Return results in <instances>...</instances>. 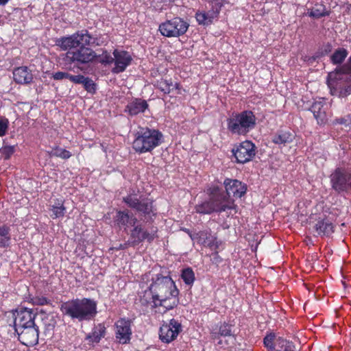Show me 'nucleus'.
Returning <instances> with one entry per match:
<instances>
[{"label": "nucleus", "mask_w": 351, "mask_h": 351, "mask_svg": "<svg viewBox=\"0 0 351 351\" xmlns=\"http://www.w3.org/2000/svg\"><path fill=\"white\" fill-rule=\"evenodd\" d=\"M149 286L158 301V305L164 308L163 313L178 305L179 290L171 276L157 274L152 278Z\"/></svg>", "instance_id": "obj_1"}, {"label": "nucleus", "mask_w": 351, "mask_h": 351, "mask_svg": "<svg viewBox=\"0 0 351 351\" xmlns=\"http://www.w3.org/2000/svg\"><path fill=\"white\" fill-rule=\"evenodd\" d=\"M60 310L73 320L90 321L97 314V303L93 299L77 298L62 302Z\"/></svg>", "instance_id": "obj_2"}, {"label": "nucleus", "mask_w": 351, "mask_h": 351, "mask_svg": "<svg viewBox=\"0 0 351 351\" xmlns=\"http://www.w3.org/2000/svg\"><path fill=\"white\" fill-rule=\"evenodd\" d=\"M209 199L204 201L195 206L197 213L209 215L213 213H221L235 208L234 200L228 198L224 194L222 188L213 186L207 190Z\"/></svg>", "instance_id": "obj_3"}, {"label": "nucleus", "mask_w": 351, "mask_h": 351, "mask_svg": "<svg viewBox=\"0 0 351 351\" xmlns=\"http://www.w3.org/2000/svg\"><path fill=\"white\" fill-rule=\"evenodd\" d=\"M163 142V134L157 129L140 127L134 134L132 148L138 154L152 152Z\"/></svg>", "instance_id": "obj_4"}, {"label": "nucleus", "mask_w": 351, "mask_h": 351, "mask_svg": "<svg viewBox=\"0 0 351 351\" xmlns=\"http://www.w3.org/2000/svg\"><path fill=\"white\" fill-rule=\"evenodd\" d=\"M97 58L93 49L81 44L77 49L68 51L62 56L63 68L67 71H73L75 68L82 70L84 66L93 63Z\"/></svg>", "instance_id": "obj_5"}, {"label": "nucleus", "mask_w": 351, "mask_h": 351, "mask_svg": "<svg viewBox=\"0 0 351 351\" xmlns=\"http://www.w3.org/2000/svg\"><path fill=\"white\" fill-rule=\"evenodd\" d=\"M256 118L251 110L234 113L227 119V128L232 134L245 136L254 128Z\"/></svg>", "instance_id": "obj_6"}, {"label": "nucleus", "mask_w": 351, "mask_h": 351, "mask_svg": "<svg viewBox=\"0 0 351 351\" xmlns=\"http://www.w3.org/2000/svg\"><path fill=\"white\" fill-rule=\"evenodd\" d=\"M123 202L143 217L147 222L152 221L156 215L154 201L143 195L138 197L136 194H129L123 197Z\"/></svg>", "instance_id": "obj_7"}, {"label": "nucleus", "mask_w": 351, "mask_h": 351, "mask_svg": "<svg viewBox=\"0 0 351 351\" xmlns=\"http://www.w3.org/2000/svg\"><path fill=\"white\" fill-rule=\"evenodd\" d=\"M309 230L315 237H330L335 231L336 226L327 215L312 214L308 218Z\"/></svg>", "instance_id": "obj_8"}, {"label": "nucleus", "mask_w": 351, "mask_h": 351, "mask_svg": "<svg viewBox=\"0 0 351 351\" xmlns=\"http://www.w3.org/2000/svg\"><path fill=\"white\" fill-rule=\"evenodd\" d=\"M331 188L337 193L351 192V168L337 167L330 176Z\"/></svg>", "instance_id": "obj_9"}, {"label": "nucleus", "mask_w": 351, "mask_h": 351, "mask_svg": "<svg viewBox=\"0 0 351 351\" xmlns=\"http://www.w3.org/2000/svg\"><path fill=\"white\" fill-rule=\"evenodd\" d=\"M158 229L157 226H152L149 228H145L141 223H136L130 230L129 244L135 247L146 241L152 243L158 237Z\"/></svg>", "instance_id": "obj_10"}, {"label": "nucleus", "mask_w": 351, "mask_h": 351, "mask_svg": "<svg viewBox=\"0 0 351 351\" xmlns=\"http://www.w3.org/2000/svg\"><path fill=\"white\" fill-rule=\"evenodd\" d=\"M189 24L180 17H174L160 24L158 30L165 37H180L188 30Z\"/></svg>", "instance_id": "obj_11"}, {"label": "nucleus", "mask_w": 351, "mask_h": 351, "mask_svg": "<svg viewBox=\"0 0 351 351\" xmlns=\"http://www.w3.org/2000/svg\"><path fill=\"white\" fill-rule=\"evenodd\" d=\"M234 325L228 322H220L209 328L210 338L213 341H217L216 345L220 348L228 345V340L223 341L221 338H236L233 330Z\"/></svg>", "instance_id": "obj_12"}, {"label": "nucleus", "mask_w": 351, "mask_h": 351, "mask_svg": "<svg viewBox=\"0 0 351 351\" xmlns=\"http://www.w3.org/2000/svg\"><path fill=\"white\" fill-rule=\"evenodd\" d=\"M232 153L237 163L245 164L254 158L256 147L251 141L246 140L235 145Z\"/></svg>", "instance_id": "obj_13"}, {"label": "nucleus", "mask_w": 351, "mask_h": 351, "mask_svg": "<svg viewBox=\"0 0 351 351\" xmlns=\"http://www.w3.org/2000/svg\"><path fill=\"white\" fill-rule=\"evenodd\" d=\"M14 317V328H22L30 326L36 325L35 319L38 313L33 308L19 307L12 312Z\"/></svg>", "instance_id": "obj_14"}, {"label": "nucleus", "mask_w": 351, "mask_h": 351, "mask_svg": "<svg viewBox=\"0 0 351 351\" xmlns=\"http://www.w3.org/2000/svg\"><path fill=\"white\" fill-rule=\"evenodd\" d=\"M132 319L126 317L119 318L114 323L115 340L119 344L130 343L132 335Z\"/></svg>", "instance_id": "obj_15"}, {"label": "nucleus", "mask_w": 351, "mask_h": 351, "mask_svg": "<svg viewBox=\"0 0 351 351\" xmlns=\"http://www.w3.org/2000/svg\"><path fill=\"white\" fill-rule=\"evenodd\" d=\"M182 331L181 323L172 318L169 322L162 324L159 330V338L162 342L169 343L174 341Z\"/></svg>", "instance_id": "obj_16"}, {"label": "nucleus", "mask_w": 351, "mask_h": 351, "mask_svg": "<svg viewBox=\"0 0 351 351\" xmlns=\"http://www.w3.org/2000/svg\"><path fill=\"white\" fill-rule=\"evenodd\" d=\"M348 75H351V56L348 58L346 62L328 74L327 84L328 87L338 88L339 81L347 80Z\"/></svg>", "instance_id": "obj_17"}, {"label": "nucleus", "mask_w": 351, "mask_h": 351, "mask_svg": "<svg viewBox=\"0 0 351 351\" xmlns=\"http://www.w3.org/2000/svg\"><path fill=\"white\" fill-rule=\"evenodd\" d=\"M18 335L19 341L26 346H34L38 343L39 337V327L38 326L34 325L14 330Z\"/></svg>", "instance_id": "obj_18"}, {"label": "nucleus", "mask_w": 351, "mask_h": 351, "mask_svg": "<svg viewBox=\"0 0 351 351\" xmlns=\"http://www.w3.org/2000/svg\"><path fill=\"white\" fill-rule=\"evenodd\" d=\"M223 185L226 189L224 194L230 199L231 195L236 198H241L247 191V185L236 179L226 178Z\"/></svg>", "instance_id": "obj_19"}, {"label": "nucleus", "mask_w": 351, "mask_h": 351, "mask_svg": "<svg viewBox=\"0 0 351 351\" xmlns=\"http://www.w3.org/2000/svg\"><path fill=\"white\" fill-rule=\"evenodd\" d=\"M114 66L112 69L113 73H120L125 71L130 65L132 57L128 51L114 49L113 51Z\"/></svg>", "instance_id": "obj_20"}, {"label": "nucleus", "mask_w": 351, "mask_h": 351, "mask_svg": "<svg viewBox=\"0 0 351 351\" xmlns=\"http://www.w3.org/2000/svg\"><path fill=\"white\" fill-rule=\"evenodd\" d=\"M114 223L120 229L123 228L126 230L137 223L138 219L129 210H117L114 217Z\"/></svg>", "instance_id": "obj_21"}, {"label": "nucleus", "mask_w": 351, "mask_h": 351, "mask_svg": "<svg viewBox=\"0 0 351 351\" xmlns=\"http://www.w3.org/2000/svg\"><path fill=\"white\" fill-rule=\"evenodd\" d=\"M81 31H79L71 36H63L58 39L56 45L63 51H71L77 49L82 42L81 40Z\"/></svg>", "instance_id": "obj_22"}, {"label": "nucleus", "mask_w": 351, "mask_h": 351, "mask_svg": "<svg viewBox=\"0 0 351 351\" xmlns=\"http://www.w3.org/2000/svg\"><path fill=\"white\" fill-rule=\"evenodd\" d=\"M80 37L82 44L88 47L101 46L107 42L104 35L101 34L92 35L86 29L81 31Z\"/></svg>", "instance_id": "obj_23"}, {"label": "nucleus", "mask_w": 351, "mask_h": 351, "mask_svg": "<svg viewBox=\"0 0 351 351\" xmlns=\"http://www.w3.org/2000/svg\"><path fill=\"white\" fill-rule=\"evenodd\" d=\"M147 101L142 98H134L128 102L125 106V112L133 117L143 113L148 109Z\"/></svg>", "instance_id": "obj_24"}, {"label": "nucleus", "mask_w": 351, "mask_h": 351, "mask_svg": "<svg viewBox=\"0 0 351 351\" xmlns=\"http://www.w3.org/2000/svg\"><path fill=\"white\" fill-rule=\"evenodd\" d=\"M13 78L17 84H27L32 82L33 75L27 66H22L14 69Z\"/></svg>", "instance_id": "obj_25"}, {"label": "nucleus", "mask_w": 351, "mask_h": 351, "mask_svg": "<svg viewBox=\"0 0 351 351\" xmlns=\"http://www.w3.org/2000/svg\"><path fill=\"white\" fill-rule=\"evenodd\" d=\"M197 243L210 248L217 250L219 247L217 238L213 237L208 230H201L197 232V237L195 240Z\"/></svg>", "instance_id": "obj_26"}, {"label": "nucleus", "mask_w": 351, "mask_h": 351, "mask_svg": "<svg viewBox=\"0 0 351 351\" xmlns=\"http://www.w3.org/2000/svg\"><path fill=\"white\" fill-rule=\"evenodd\" d=\"M326 104L324 101H315L310 108L317 123L322 125L327 121V115L326 112Z\"/></svg>", "instance_id": "obj_27"}, {"label": "nucleus", "mask_w": 351, "mask_h": 351, "mask_svg": "<svg viewBox=\"0 0 351 351\" xmlns=\"http://www.w3.org/2000/svg\"><path fill=\"white\" fill-rule=\"evenodd\" d=\"M139 302L143 306H150L152 309H156L158 308L161 307V306L158 305V300L154 296V294L152 293V290H150V286L147 287V289L139 294ZM156 312L157 311L155 310Z\"/></svg>", "instance_id": "obj_28"}, {"label": "nucleus", "mask_w": 351, "mask_h": 351, "mask_svg": "<svg viewBox=\"0 0 351 351\" xmlns=\"http://www.w3.org/2000/svg\"><path fill=\"white\" fill-rule=\"evenodd\" d=\"M106 333V328L104 324H98L92 329L91 332L86 337V340L88 345L93 346L94 343H98Z\"/></svg>", "instance_id": "obj_29"}, {"label": "nucleus", "mask_w": 351, "mask_h": 351, "mask_svg": "<svg viewBox=\"0 0 351 351\" xmlns=\"http://www.w3.org/2000/svg\"><path fill=\"white\" fill-rule=\"evenodd\" d=\"M219 12L211 7L207 12L197 11L195 14V19L199 25H209L213 23L215 19L219 16Z\"/></svg>", "instance_id": "obj_30"}, {"label": "nucleus", "mask_w": 351, "mask_h": 351, "mask_svg": "<svg viewBox=\"0 0 351 351\" xmlns=\"http://www.w3.org/2000/svg\"><path fill=\"white\" fill-rule=\"evenodd\" d=\"M294 138L293 134L286 130L278 131L272 138V142L276 145H285L290 143Z\"/></svg>", "instance_id": "obj_31"}, {"label": "nucleus", "mask_w": 351, "mask_h": 351, "mask_svg": "<svg viewBox=\"0 0 351 351\" xmlns=\"http://www.w3.org/2000/svg\"><path fill=\"white\" fill-rule=\"evenodd\" d=\"M50 210L52 212L51 215L52 219L63 217L66 213L64 200L59 198L56 199L54 204L50 206Z\"/></svg>", "instance_id": "obj_32"}, {"label": "nucleus", "mask_w": 351, "mask_h": 351, "mask_svg": "<svg viewBox=\"0 0 351 351\" xmlns=\"http://www.w3.org/2000/svg\"><path fill=\"white\" fill-rule=\"evenodd\" d=\"M10 227L7 224L0 226V247L7 248L11 243Z\"/></svg>", "instance_id": "obj_33"}, {"label": "nucleus", "mask_w": 351, "mask_h": 351, "mask_svg": "<svg viewBox=\"0 0 351 351\" xmlns=\"http://www.w3.org/2000/svg\"><path fill=\"white\" fill-rule=\"evenodd\" d=\"M308 16L314 19H320L330 15V11L326 10L323 3H316L315 7L308 10Z\"/></svg>", "instance_id": "obj_34"}, {"label": "nucleus", "mask_w": 351, "mask_h": 351, "mask_svg": "<svg viewBox=\"0 0 351 351\" xmlns=\"http://www.w3.org/2000/svg\"><path fill=\"white\" fill-rule=\"evenodd\" d=\"M348 55V51L346 49L338 48L330 56V60L332 64L341 66Z\"/></svg>", "instance_id": "obj_35"}, {"label": "nucleus", "mask_w": 351, "mask_h": 351, "mask_svg": "<svg viewBox=\"0 0 351 351\" xmlns=\"http://www.w3.org/2000/svg\"><path fill=\"white\" fill-rule=\"evenodd\" d=\"M348 79L347 80H339V85L338 88H335L334 87H329L330 88V90L332 92V95L339 93V97H345L348 95L351 94V82L349 83H347L343 86H341V82H347Z\"/></svg>", "instance_id": "obj_36"}, {"label": "nucleus", "mask_w": 351, "mask_h": 351, "mask_svg": "<svg viewBox=\"0 0 351 351\" xmlns=\"http://www.w3.org/2000/svg\"><path fill=\"white\" fill-rule=\"evenodd\" d=\"M276 335L274 332L267 333L263 338V345L267 349L268 351H280L277 346H278V341H277L278 345L275 343Z\"/></svg>", "instance_id": "obj_37"}, {"label": "nucleus", "mask_w": 351, "mask_h": 351, "mask_svg": "<svg viewBox=\"0 0 351 351\" xmlns=\"http://www.w3.org/2000/svg\"><path fill=\"white\" fill-rule=\"evenodd\" d=\"M155 86L165 95L169 94L173 90V82L171 78L169 80L161 78L157 80Z\"/></svg>", "instance_id": "obj_38"}, {"label": "nucleus", "mask_w": 351, "mask_h": 351, "mask_svg": "<svg viewBox=\"0 0 351 351\" xmlns=\"http://www.w3.org/2000/svg\"><path fill=\"white\" fill-rule=\"evenodd\" d=\"M47 153L50 157L55 156L64 160L69 159L72 156L69 151L59 146L52 147L51 151H48Z\"/></svg>", "instance_id": "obj_39"}, {"label": "nucleus", "mask_w": 351, "mask_h": 351, "mask_svg": "<svg viewBox=\"0 0 351 351\" xmlns=\"http://www.w3.org/2000/svg\"><path fill=\"white\" fill-rule=\"evenodd\" d=\"M181 278L184 282L189 286H192L195 280L194 271L191 267L182 270Z\"/></svg>", "instance_id": "obj_40"}, {"label": "nucleus", "mask_w": 351, "mask_h": 351, "mask_svg": "<svg viewBox=\"0 0 351 351\" xmlns=\"http://www.w3.org/2000/svg\"><path fill=\"white\" fill-rule=\"evenodd\" d=\"M15 152L14 145H3L0 149V154L4 160H9Z\"/></svg>", "instance_id": "obj_41"}, {"label": "nucleus", "mask_w": 351, "mask_h": 351, "mask_svg": "<svg viewBox=\"0 0 351 351\" xmlns=\"http://www.w3.org/2000/svg\"><path fill=\"white\" fill-rule=\"evenodd\" d=\"M31 302L36 306H45L51 304V301L49 298L43 295H36L31 298Z\"/></svg>", "instance_id": "obj_42"}, {"label": "nucleus", "mask_w": 351, "mask_h": 351, "mask_svg": "<svg viewBox=\"0 0 351 351\" xmlns=\"http://www.w3.org/2000/svg\"><path fill=\"white\" fill-rule=\"evenodd\" d=\"M84 88L89 93L95 94L97 90V84L94 82V81L89 78L88 77H86V80L83 82Z\"/></svg>", "instance_id": "obj_43"}, {"label": "nucleus", "mask_w": 351, "mask_h": 351, "mask_svg": "<svg viewBox=\"0 0 351 351\" xmlns=\"http://www.w3.org/2000/svg\"><path fill=\"white\" fill-rule=\"evenodd\" d=\"M334 124H339L343 125L346 127H348L351 125V113L345 116L344 117H341L336 119L333 121Z\"/></svg>", "instance_id": "obj_44"}, {"label": "nucleus", "mask_w": 351, "mask_h": 351, "mask_svg": "<svg viewBox=\"0 0 351 351\" xmlns=\"http://www.w3.org/2000/svg\"><path fill=\"white\" fill-rule=\"evenodd\" d=\"M114 60V56L112 57L107 51H104L99 62L104 65H108L113 63Z\"/></svg>", "instance_id": "obj_45"}, {"label": "nucleus", "mask_w": 351, "mask_h": 351, "mask_svg": "<svg viewBox=\"0 0 351 351\" xmlns=\"http://www.w3.org/2000/svg\"><path fill=\"white\" fill-rule=\"evenodd\" d=\"M9 126V121L8 119H0V136H3L6 134Z\"/></svg>", "instance_id": "obj_46"}, {"label": "nucleus", "mask_w": 351, "mask_h": 351, "mask_svg": "<svg viewBox=\"0 0 351 351\" xmlns=\"http://www.w3.org/2000/svg\"><path fill=\"white\" fill-rule=\"evenodd\" d=\"M69 80L74 84H82L86 80V77L81 74L77 75L70 74Z\"/></svg>", "instance_id": "obj_47"}, {"label": "nucleus", "mask_w": 351, "mask_h": 351, "mask_svg": "<svg viewBox=\"0 0 351 351\" xmlns=\"http://www.w3.org/2000/svg\"><path fill=\"white\" fill-rule=\"evenodd\" d=\"M278 341V346H280L281 348H284L283 351H294L293 346L291 344H290V343L288 342L287 341L279 338Z\"/></svg>", "instance_id": "obj_48"}, {"label": "nucleus", "mask_w": 351, "mask_h": 351, "mask_svg": "<svg viewBox=\"0 0 351 351\" xmlns=\"http://www.w3.org/2000/svg\"><path fill=\"white\" fill-rule=\"evenodd\" d=\"M70 73L68 72L58 71L52 75V77L55 80H62L63 79H69Z\"/></svg>", "instance_id": "obj_49"}, {"label": "nucleus", "mask_w": 351, "mask_h": 351, "mask_svg": "<svg viewBox=\"0 0 351 351\" xmlns=\"http://www.w3.org/2000/svg\"><path fill=\"white\" fill-rule=\"evenodd\" d=\"M223 1L224 0H210V3L211 7L214 8L216 12H219L220 13L221 8L223 5Z\"/></svg>", "instance_id": "obj_50"}, {"label": "nucleus", "mask_w": 351, "mask_h": 351, "mask_svg": "<svg viewBox=\"0 0 351 351\" xmlns=\"http://www.w3.org/2000/svg\"><path fill=\"white\" fill-rule=\"evenodd\" d=\"M182 230L186 232L189 237L191 239L192 241H195V238L197 237V233L193 234L189 229L183 228H182Z\"/></svg>", "instance_id": "obj_51"}, {"label": "nucleus", "mask_w": 351, "mask_h": 351, "mask_svg": "<svg viewBox=\"0 0 351 351\" xmlns=\"http://www.w3.org/2000/svg\"><path fill=\"white\" fill-rule=\"evenodd\" d=\"M212 261L213 263L219 264L222 261V258L219 255L218 252L216 251L215 253H213V257L212 259Z\"/></svg>", "instance_id": "obj_52"}, {"label": "nucleus", "mask_w": 351, "mask_h": 351, "mask_svg": "<svg viewBox=\"0 0 351 351\" xmlns=\"http://www.w3.org/2000/svg\"><path fill=\"white\" fill-rule=\"evenodd\" d=\"M172 88L173 89L175 88L177 90V94H182V87L180 83H175V84H173Z\"/></svg>", "instance_id": "obj_53"}, {"label": "nucleus", "mask_w": 351, "mask_h": 351, "mask_svg": "<svg viewBox=\"0 0 351 351\" xmlns=\"http://www.w3.org/2000/svg\"><path fill=\"white\" fill-rule=\"evenodd\" d=\"M130 241V239H129V240L128 241V242L123 243V244H120L119 245V247H118L119 250H125L128 245L131 246L130 244H129V241Z\"/></svg>", "instance_id": "obj_54"}, {"label": "nucleus", "mask_w": 351, "mask_h": 351, "mask_svg": "<svg viewBox=\"0 0 351 351\" xmlns=\"http://www.w3.org/2000/svg\"><path fill=\"white\" fill-rule=\"evenodd\" d=\"M331 48H332V45L330 43H328L326 45V48H325L326 53H328V52H330L331 51Z\"/></svg>", "instance_id": "obj_55"}, {"label": "nucleus", "mask_w": 351, "mask_h": 351, "mask_svg": "<svg viewBox=\"0 0 351 351\" xmlns=\"http://www.w3.org/2000/svg\"><path fill=\"white\" fill-rule=\"evenodd\" d=\"M10 0H0V5H5Z\"/></svg>", "instance_id": "obj_56"}, {"label": "nucleus", "mask_w": 351, "mask_h": 351, "mask_svg": "<svg viewBox=\"0 0 351 351\" xmlns=\"http://www.w3.org/2000/svg\"><path fill=\"white\" fill-rule=\"evenodd\" d=\"M55 325L54 324H49L47 326V330H52L53 328H54Z\"/></svg>", "instance_id": "obj_57"}, {"label": "nucleus", "mask_w": 351, "mask_h": 351, "mask_svg": "<svg viewBox=\"0 0 351 351\" xmlns=\"http://www.w3.org/2000/svg\"><path fill=\"white\" fill-rule=\"evenodd\" d=\"M169 1L174 2L176 0H169Z\"/></svg>", "instance_id": "obj_58"}]
</instances>
